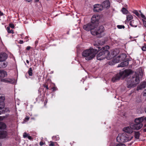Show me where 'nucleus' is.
I'll use <instances>...</instances> for the list:
<instances>
[{"label":"nucleus","mask_w":146,"mask_h":146,"mask_svg":"<svg viewBox=\"0 0 146 146\" xmlns=\"http://www.w3.org/2000/svg\"><path fill=\"white\" fill-rule=\"evenodd\" d=\"M8 33H12V34H13L14 33V32L13 30H11L9 31Z\"/></svg>","instance_id":"38"},{"label":"nucleus","mask_w":146,"mask_h":146,"mask_svg":"<svg viewBox=\"0 0 146 146\" xmlns=\"http://www.w3.org/2000/svg\"><path fill=\"white\" fill-rule=\"evenodd\" d=\"M44 143H44L42 141H40V145L41 146H42L43 145Z\"/></svg>","instance_id":"39"},{"label":"nucleus","mask_w":146,"mask_h":146,"mask_svg":"<svg viewBox=\"0 0 146 146\" xmlns=\"http://www.w3.org/2000/svg\"><path fill=\"white\" fill-rule=\"evenodd\" d=\"M94 45L96 47H94V48H90L86 49L82 52V56L85 57L86 60H89L93 58L98 52V50L101 48V47L97 44H94Z\"/></svg>","instance_id":"2"},{"label":"nucleus","mask_w":146,"mask_h":146,"mask_svg":"<svg viewBox=\"0 0 146 146\" xmlns=\"http://www.w3.org/2000/svg\"><path fill=\"white\" fill-rule=\"evenodd\" d=\"M0 146H1V143H0Z\"/></svg>","instance_id":"57"},{"label":"nucleus","mask_w":146,"mask_h":146,"mask_svg":"<svg viewBox=\"0 0 146 146\" xmlns=\"http://www.w3.org/2000/svg\"><path fill=\"white\" fill-rule=\"evenodd\" d=\"M3 15V13L1 12V11H0V15L1 16H2Z\"/></svg>","instance_id":"46"},{"label":"nucleus","mask_w":146,"mask_h":146,"mask_svg":"<svg viewBox=\"0 0 146 146\" xmlns=\"http://www.w3.org/2000/svg\"><path fill=\"white\" fill-rule=\"evenodd\" d=\"M26 62L28 64H29V61L28 60H26Z\"/></svg>","instance_id":"50"},{"label":"nucleus","mask_w":146,"mask_h":146,"mask_svg":"<svg viewBox=\"0 0 146 146\" xmlns=\"http://www.w3.org/2000/svg\"><path fill=\"white\" fill-rule=\"evenodd\" d=\"M7 30L8 31V32L9 33V32L10 31V27H8L7 28Z\"/></svg>","instance_id":"40"},{"label":"nucleus","mask_w":146,"mask_h":146,"mask_svg":"<svg viewBox=\"0 0 146 146\" xmlns=\"http://www.w3.org/2000/svg\"><path fill=\"white\" fill-rule=\"evenodd\" d=\"M143 24L145 27L146 26V21H145L143 20Z\"/></svg>","instance_id":"36"},{"label":"nucleus","mask_w":146,"mask_h":146,"mask_svg":"<svg viewBox=\"0 0 146 146\" xmlns=\"http://www.w3.org/2000/svg\"><path fill=\"white\" fill-rule=\"evenodd\" d=\"M143 131L144 132H146V128H145L144 129Z\"/></svg>","instance_id":"51"},{"label":"nucleus","mask_w":146,"mask_h":146,"mask_svg":"<svg viewBox=\"0 0 146 146\" xmlns=\"http://www.w3.org/2000/svg\"><path fill=\"white\" fill-rule=\"evenodd\" d=\"M145 111L146 113V108H145Z\"/></svg>","instance_id":"53"},{"label":"nucleus","mask_w":146,"mask_h":146,"mask_svg":"<svg viewBox=\"0 0 146 146\" xmlns=\"http://www.w3.org/2000/svg\"><path fill=\"white\" fill-rule=\"evenodd\" d=\"M116 146H125V144L120 143L117 144Z\"/></svg>","instance_id":"35"},{"label":"nucleus","mask_w":146,"mask_h":146,"mask_svg":"<svg viewBox=\"0 0 146 146\" xmlns=\"http://www.w3.org/2000/svg\"><path fill=\"white\" fill-rule=\"evenodd\" d=\"M101 6L103 8H108L110 6V3L108 0H106L103 2Z\"/></svg>","instance_id":"12"},{"label":"nucleus","mask_w":146,"mask_h":146,"mask_svg":"<svg viewBox=\"0 0 146 146\" xmlns=\"http://www.w3.org/2000/svg\"><path fill=\"white\" fill-rule=\"evenodd\" d=\"M122 11L123 13L126 14L128 13V11L125 8L123 7L122 9Z\"/></svg>","instance_id":"24"},{"label":"nucleus","mask_w":146,"mask_h":146,"mask_svg":"<svg viewBox=\"0 0 146 146\" xmlns=\"http://www.w3.org/2000/svg\"><path fill=\"white\" fill-rule=\"evenodd\" d=\"M103 9V8L101 5L96 4L94 5L93 10L94 12H99Z\"/></svg>","instance_id":"10"},{"label":"nucleus","mask_w":146,"mask_h":146,"mask_svg":"<svg viewBox=\"0 0 146 146\" xmlns=\"http://www.w3.org/2000/svg\"><path fill=\"white\" fill-rule=\"evenodd\" d=\"M27 38H28L27 36H26V37H25V39H27Z\"/></svg>","instance_id":"54"},{"label":"nucleus","mask_w":146,"mask_h":146,"mask_svg":"<svg viewBox=\"0 0 146 146\" xmlns=\"http://www.w3.org/2000/svg\"><path fill=\"white\" fill-rule=\"evenodd\" d=\"M23 41L22 40H20L19 43L20 44H22L23 43Z\"/></svg>","instance_id":"45"},{"label":"nucleus","mask_w":146,"mask_h":146,"mask_svg":"<svg viewBox=\"0 0 146 146\" xmlns=\"http://www.w3.org/2000/svg\"><path fill=\"white\" fill-rule=\"evenodd\" d=\"M141 15L142 18L144 19H146V17H145V16L143 14H142V13H141Z\"/></svg>","instance_id":"34"},{"label":"nucleus","mask_w":146,"mask_h":146,"mask_svg":"<svg viewBox=\"0 0 146 146\" xmlns=\"http://www.w3.org/2000/svg\"><path fill=\"white\" fill-rule=\"evenodd\" d=\"M133 13L134 14H135L138 17H139L140 16V14L138 13L137 11L135 10L133 11Z\"/></svg>","instance_id":"26"},{"label":"nucleus","mask_w":146,"mask_h":146,"mask_svg":"<svg viewBox=\"0 0 146 146\" xmlns=\"http://www.w3.org/2000/svg\"><path fill=\"white\" fill-rule=\"evenodd\" d=\"M99 18L98 16L94 15L91 18V22L90 23L94 24L96 27H97L98 23Z\"/></svg>","instance_id":"9"},{"label":"nucleus","mask_w":146,"mask_h":146,"mask_svg":"<svg viewBox=\"0 0 146 146\" xmlns=\"http://www.w3.org/2000/svg\"><path fill=\"white\" fill-rule=\"evenodd\" d=\"M9 27L12 29H13L14 27V25L12 23H10L9 25Z\"/></svg>","instance_id":"32"},{"label":"nucleus","mask_w":146,"mask_h":146,"mask_svg":"<svg viewBox=\"0 0 146 146\" xmlns=\"http://www.w3.org/2000/svg\"><path fill=\"white\" fill-rule=\"evenodd\" d=\"M135 123H131L130 127L133 129L138 130L141 128L143 126L142 122H146V117H142L136 118L135 120Z\"/></svg>","instance_id":"5"},{"label":"nucleus","mask_w":146,"mask_h":146,"mask_svg":"<svg viewBox=\"0 0 146 146\" xmlns=\"http://www.w3.org/2000/svg\"><path fill=\"white\" fill-rule=\"evenodd\" d=\"M31 48V47L30 46H28L27 47L26 49L27 50H29Z\"/></svg>","instance_id":"41"},{"label":"nucleus","mask_w":146,"mask_h":146,"mask_svg":"<svg viewBox=\"0 0 146 146\" xmlns=\"http://www.w3.org/2000/svg\"><path fill=\"white\" fill-rule=\"evenodd\" d=\"M23 35V34H21V37L22 36V35Z\"/></svg>","instance_id":"55"},{"label":"nucleus","mask_w":146,"mask_h":146,"mask_svg":"<svg viewBox=\"0 0 146 146\" xmlns=\"http://www.w3.org/2000/svg\"><path fill=\"white\" fill-rule=\"evenodd\" d=\"M142 50L143 51H146V44H145L142 47Z\"/></svg>","instance_id":"28"},{"label":"nucleus","mask_w":146,"mask_h":146,"mask_svg":"<svg viewBox=\"0 0 146 146\" xmlns=\"http://www.w3.org/2000/svg\"><path fill=\"white\" fill-rule=\"evenodd\" d=\"M116 51H114V52H113L111 53V54H112L113 55H115L117 54V53H116Z\"/></svg>","instance_id":"42"},{"label":"nucleus","mask_w":146,"mask_h":146,"mask_svg":"<svg viewBox=\"0 0 146 146\" xmlns=\"http://www.w3.org/2000/svg\"><path fill=\"white\" fill-rule=\"evenodd\" d=\"M6 127V125L5 123L0 122V138H4L6 137L7 132L4 131Z\"/></svg>","instance_id":"8"},{"label":"nucleus","mask_w":146,"mask_h":146,"mask_svg":"<svg viewBox=\"0 0 146 146\" xmlns=\"http://www.w3.org/2000/svg\"><path fill=\"white\" fill-rule=\"evenodd\" d=\"M144 127H146V124L144 125Z\"/></svg>","instance_id":"56"},{"label":"nucleus","mask_w":146,"mask_h":146,"mask_svg":"<svg viewBox=\"0 0 146 146\" xmlns=\"http://www.w3.org/2000/svg\"><path fill=\"white\" fill-rule=\"evenodd\" d=\"M140 13H141V11H140Z\"/></svg>","instance_id":"58"},{"label":"nucleus","mask_w":146,"mask_h":146,"mask_svg":"<svg viewBox=\"0 0 146 146\" xmlns=\"http://www.w3.org/2000/svg\"><path fill=\"white\" fill-rule=\"evenodd\" d=\"M83 28L86 31H90L92 34L94 35H97L101 33L104 30V27L103 26L96 27L94 24L91 23L84 25Z\"/></svg>","instance_id":"1"},{"label":"nucleus","mask_w":146,"mask_h":146,"mask_svg":"<svg viewBox=\"0 0 146 146\" xmlns=\"http://www.w3.org/2000/svg\"><path fill=\"white\" fill-rule=\"evenodd\" d=\"M35 1L36 2H38L39 1V0H35Z\"/></svg>","instance_id":"52"},{"label":"nucleus","mask_w":146,"mask_h":146,"mask_svg":"<svg viewBox=\"0 0 146 146\" xmlns=\"http://www.w3.org/2000/svg\"><path fill=\"white\" fill-rule=\"evenodd\" d=\"M126 60L121 62L120 64L118 65V67H123L128 66L129 64L128 60H127V59Z\"/></svg>","instance_id":"15"},{"label":"nucleus","mask_w":146,"mask_h":146,"mask_svg":"<svg viewBox=\"0 0 146 146\" xmlns=\"http://www.w3.org/2000/svg\"><path fill=\"white\" fill-rule=\"evenodd\" d=\"M7 65V63L4 62L0 63V68H4L6 67Z\"/></svg>","instance_id":"21"},{"label":"nucleus","mask_w":146,"mask_h":146,"mask_svg":"<svg viewBox=\"0 0 146 146\" xmlns=\"http://www.w3.org/2000/svg\"><path fill=\"white\" fill-rule=\"evenodd\" d=\"M1 81L2 82H5L13 83L14 82L15 80L14 79H9L8 80H6V79H1Z\"/></svg>","instance_id":"18"},{"label":"nucleus","mask_w":146,"mask_h":146,"mask_svg":"<svg viewBox=\"0 0 146 146\" xmlns=\"http://www.w3.org/2000/svg\"><path fill=\"white\" fill-rule=\"evenodd\" d=\"M140 133L139 132H137L135 133V138L137 139H139V137Z\"/></svg>","instance_id":"23"},{"label":"nucleus","mask_w":146,"mask_h":146,"mask_svg":"<svg viewBox=\"0 0 146 146\" xmlns=\"http://www.w3.org/2000/svg\"><path fill=\"white\" fill-rule=\"evenodd\" d=\"M140 13H141V11H140Z\"/></svg>","instance_id":"59"},{"label":"nucleus","mask_w":146,"mask_h":146,"mask_svg":"<svg viewBox=\"0 0 146 146\" xmlns=\"http://www.w3.org/2000/svg\"><path fill=\"white\" fill-rule=\"evenodd\" d=\"M133 137L129 135L125 132L118 134L116 138L117 141L121 143L127 142L131 140Z\"/></svg>","instance_id":"7"},{"label":"nucleus","mask_w":146,"mask_h":146,"mask_svg":"<svg viewBox=\"0 0 146 146\" xmlns=\"http://www.w3.org/2000/svg\"><path fill=\"white\" fill-rule=\"evenodd\" d=\"M50 144L49 145V146H53L54 145V142H52V141H50Z\"/></svg>","instance_id":"30"},{"label":"nucleus","mask_w":146,"mask_h":146,"mask_svg":"<svg viewBox=\"0 0 146 146\" xmlns=\"http://www.w3.org/2000/svg\"><path fill=\"white\" fill-rule=\"evenodd\" d=\"M139 82L140 78L139 74L135 72L134 74L130 76V80L127 82V87L129 88H133Z\"/></svg>","instance_id":"4"},{"label":"nucleus","mask_w":146,"mask_h":146,"mask_svg":"<svg viewBox=\"0 0 146 146\" xmlns=\"http://www.w3.org/2000/svg\"><path fill=\"white\" fill-rule=\"evenodd\" d=\"M29 135L27 134L25 132L23 133V137L24 138H25L27 137Z\"/></svg>","instance_id":"29"},{"label":"nucleus","mask_w":146,"mask_h":146,"mask_svg":"<svg viewBox=\"0 0 146 146\" xmlns=\"http://www.w3.org/2000/svg\"><path fill=\"white\" fill-rule=\"evenodd\" d=\"M117 27L119 29H121L122 28L124 29L125 27L124 25H118L117 26Z\"/></svg>","instance_id":"27"},{"label":"nucleus","mask_w":146,"mask_h":146,"mask_svg":"<svg viewBox=\"0 0 146 146\" xmlns=\"http://www.w3.org/2000/svg\"><path fill=\"white\" fill-rule=\"evenodd\" d=\"M5 99L4 96H1L0 97V110L3 109L4 107V101Z\"/></svg>","instance_id":"13"},{"label":"nucleus","mask_w":146,"mask_h":146,"mask_svg":"<svg viewBox=\"0 0 146 146\" xmlns=\"http://www.w3.org/2000/svg\"><path fill=\"white\" fill-rule=\"evenodd\" d=\"M43 86L44 87L46 88L47 90L49 89V88L48 87V86L47 85H46V84H43Z\"/></svg>","instance_id":"31"},{"label":"nucleus","mask_w":146,"mask_h":146,"mask_svg":"<svg viewBox=\"0 0 146 146\" xmlns=\"http://www.w3.org/2000/svg\"><path fill=\"white\" fill-rule=\"evenodd\" d=\"M29 117H26L25 118V119H27V120H29Z\"/></svg>","instance_id":"48"},{"label":"nucleus","mask_w":146,"mask_h":146,"mask_svg":"<svg viewBox=\"0 0 146 146\" xmlns=\"http://www.w3.org/2000/svg\"><path fill=\"white\" fill-rule=\"evenodd\" d=\"M121 62L124 60L126 57L127 56L125 54H122L119 56Z\"/></svg>","instance_id":"19"},{"label":"nucleus","mask_w":146,"mask_h":146,"mask_svg":"<svg viewBox=\"0 0 146 146\" xmlns=\"http://www.w3.org/2000/svg\"><path fill=\"white\" fill-rule=\"evenodd\" d=\"M7 75L6 72L3 70H0V78H3Z\"/></svg>","instance_id":"16"},{"label":"nucleus","mask_w":146,"mask_h":146,"mask_svg":"<svg viewBox=\"0 0 146 146\" xmlns=\"http://www.w3.org/2000/svg\"><path fill=\"white\" fill-rule=\"evenodd\" d=\"M52 89L53 90V91H54L56 90V88L55 87H53L52 88Z\"/></svg>","instance_id":"44"},{"label":"nucleus","mask_w":146,"mask_h":146,"mask_svg":"<svg viewBox=\"0 0 146 146\" xmlns=\"http://www.w3.org/2000/svg\"><path fill=\"white\" fill-rule=\"evenodd\" d=\"M109 46H106L103 47L98 50V51L100 50V52L97 56V59L98 60H102L106 58L108 60H110L111 58L110 56V52L108 50L109 48Z\"/></svg>","instance_id":"3"},{"label":"nucleus","mask_w":146,"mask_h":146,"mask_svg":"<svg viewBox=\"0 0 146 146\" xmlns=\"http://www.w3.org/2000/svg\"><path fill=\"white\" fill-rule=\"evenodd\" d=\"M130 25L132 27H137V25H133L132 24V21H131L130 23Z\"/></svg>","instance_id":"37"},{"label":"nucleus","mask_w":146,"mask_h":146,"mask_svg":"<svg viewBox=\"0 0 146 146\" xmlns=\"http://www.w3.org/2000/svg\"><path fill=\"white\" fill-rule=\"evenodd\" d=\"M28 74L30 76H32V68L31 67L29 68V70L28 72Z\"/></svg>","instance_id":"25"},{"label":"nucleus","mask_w":146,"mask_h":146,"mask_svg":"<svg viewBox=\"0 0 146 146\" xmlns=\"http://www.w3.org/2000/svg\"><path fill=\"white\" fill-rule=\"evenodd\" d=\"M146 86V82L144 81L141 83L140 85L137 87V89L138 90H141L143 88H144Z\"/></svg>","instance_id":"17"},{"label":"nucleus","mask_w":146,"mask_h":146,"mask_svg":"<svg viewBox=\"0 0 146 146\" xmlns=\"http://www.w3.org/2000/svg\"><path fill=\"white\" fill-rule=\"evenodd\" d=\"M113 61L114 63H117L121 62L119 56L117 57H115L113 60Z\"/></svg>","instance_id":"20"},{"label":"nucleus","mask_w":146,"mask_h":146,"mask_svg":"<svg viewBox=\"0 0 146 146\" xmlns=\"http://www.w3.org/2000/svg\"><path fill=\"white\" fill-rule=\"evenodd\" d=\"M140 13H141V11H140Z\"/></svg>","instance_id":"60"},{"label":"nucleus","mask_w":146,"mask_h":146,"mask_svg":"<svg viewBox=\"0 0 146 146\" xmlns=\"http://www.w3.org/2000/svg\"><path fill=\"white\" fill-rule=\"evenodd\" d=\"M133 18V16L131 15H129L127 16V20L128 21H130Z\"/></svg>","instance_id":"22"},{"label":"nucleus","mask_w":146,"mask_h":146,"mask_svg":"<svg viewBox=\"0 0 146 146\" xmlns=\"http://www.w3.org/2000/svg\"><path fill=\"white\" fill-rule=\"evenodd\" d=\"M123 131L125 132V133H128L130 134L133 132V129L129 127H124L123 129Z\"/></svg>","instance_id":"14"},{"label":"nucleus","mask_w":146,"mask_h":146,"mask_svg":"<svg viewBox=\"0 0 146 146\" xmlns=\"http://www.w3.org/2000/svg\"><path fill=\"white\" fill-rule=\"evenodd\" d=\"M26 0L29 2H30L32 1V0Z\"/></svg>","instance_id":"49"},{"label":"nucleus","mask_w":146,"mask_h":146,"mask_svg":"<svg viewBox=\"0 0 146 146\" xmlns=\"http://www.w3.org/2000/svg\"><path fill=\"white\" fill-rule=\"evenodd\" d=\"M143 95L144 96H146V89L144 90L143 92Z\"/></svg>","instance_id":"33"},{"label":"nucleus","mask_w":146,"mask_h":146,"mask_svg":"<svg viewBox=\"0 0 146 146\" xmlns=\"http://www.w3.org/2000/svg\"><path fill=\"white\" fill-rule=\"evenodd\" d=\"M131 73H132V71L130 70H125L123 71L120 72L119 74H116L112 78V81L113 82H115L119 80L121 76L125 78Z\"/></svg>","instance_id":"6"},{"label":"nucleus","mask_w":146,"mask_h":146,"mask_svg":"<svg viewBox=\"0 0 146 146\" xmlns=\"http://www.w3.org/2000/svg\"><path fill=\"white\" fill-rule=\"evenodd\" d=\"M109 64L110 65H112L113 64H112V62H109Z\"/></svg>","instance_id":"47"},{"label":"nucleus","mask_w":146,"mask_h":146,"mask_svg":"<svg viewBox=\"0 0 146 146\" xmlns=\"http://www.w3.org/2000/svg\"><path fill=\"white\" fill-rule=\"evenodd\" d=\"M28 137V138L30 140H31L32 139V138L31 137L29 136V135H28V137Z\"/></svg>","instance_id":"43"},{"label":"nucleus","mask_w":146,"mask_h":146,"mask_svg":"<svg viewBox=\"0 0 146 146\" xmlns=\"http://www.w3.org/2000/svg\"><path fill=\"white\" fill-rule=\"evenodd\" d=\"M7 58V55L5 53L0 54V62L5 61Z\"/></svg>","instance_id":"11"}]
</instances>
